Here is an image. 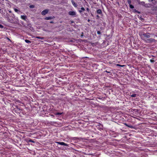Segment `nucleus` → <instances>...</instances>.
<instances>
[{
  "instance_id": "27",
  "label": "nucleus",
  "mask_w": 157,
  "mask_h": 157,
  "mask_svg": "<svg viewBox=\"0 0 157 157\" xmlns=\"http://www.w3.org/2000/svg\"><path fill=\"white\" fill-rule=\"evenodd\" d=\"M86 10L88 12H89L90 10L88 8H86Z\"/></svg>"
},
{
  "instance_id": "18",
  "label": "nucleus",
  "mask_w": 157,
  "mask_h": 157,
  "mask_svg": "<svg viewBox=\"0 0 157 157\" xmlns=\"http://www.w3.org/2000/svg\"><path fill=\"white\" fill-rule=\"evenodd\" d=\"M125 124V125H126V126H127L128 127L131 128H132V126L131 125H128L127 124H126V123Z\"/></svg>"
},
{
  "instance_id": "37",
  "label": "nucleus",
  "mask_w": 157,
  "mask_h": 157,
  "mask_svg": "<svg viewBox=\"0 0 157 157\" xmlns=\"http://www.w3.org/2000/svg\"><path fill=\"white\" fill-rule=\"evenodd\" d=\"M1 10V9H0V11Z\"/></svg>"
},
{
  "instance_id": "11",
  "label": "nucleus",
  "mask_w": 157,
  "mask_h": 157,
  "mask_svg": "<svg viewBox=\"0 0 157 157\" xmlns=\"http://www.w3.org/2000/svg\"><path fill=\"white\" fill-rule=\"evenodd\" d=\"M72 3L73 5L75 7H76L77 6V4L75 3V2L73 1H72Z\"/></svg>"
},
{
  "instance_id": "1",
  "label": "nucleus",
  "mask_w": 157,
  "mask_h": 157,
  "mask_svg": "<svg viewBox=\"0 0 157 157\" xmlns=\"http://www.w3.org/2000/svg\"><path fill=\"white\" fill-rule=\"evenodd\" d=\"M141 39L145 42L147 39V38H149L150 37L149 33H144L141 35Z\"/></svg>"
},
{
  "instance_id": "2",
  "label": "nucleus",
  "mask_w": 157,
  "mask_h": 157,
  "mask_svg": "<svg viewBox=\"0 0 157 157\" xmlns=\"http://www.w3.org/2000/svg\"><path fill=\"white\" fill-rule=\"evenodd\" d=\"M69 15L72 16L73 17H76V13L75 11H70L68 12Z\"/></svg>"
},
{
  "instance_id": "30",
  "label": "nucleus",
  "mask_w": 157,
  "mask_h": 157,
  "mask_svg": "<svg viewBox=\"0 0 157 157\" xmlns=\"http://www.w3.org/2000/svg\"><path fill=\"white\" fill-rule=\"evenodd\" d=\"M148 4H145L144 6H145V7H147V5Z\"/></svg>"
},
{
  "instance_id": "10",
  "label": "nucleus",
  "mask_w": 157,
  "mask_h": 157,
  "mask_svg": "<svg viewBox=\"0 0 157 157\" xmlns=\"http://www.w3.org/2000/svg\"><path fill=\"white\" fill-rule=\"evenodd\" d=\"M14 10L15 12L17 13H18L19 14L20 13V11L18 10L16 8H14Z\"/></svg>"
},
{
  "instance_id": "34",
  "label": "nucleus",
  "mask_w": 157,
  "mask_h": 157,
  "mask_svg": "<svg viewBox=\"0 0 157 157\" xmlns=\"http://www.w3.org/2000/svg\"><path fill=\"white\" fill-rule=\"evenodd\" d=\"M9 12L10 13H11V11H10V10L9 11Z\"/></svg>"
},
{
  "instance_id": "15",
  "label": "nucleus",
  "mask_w": 157,
  "mask_h": 157,
  "mask_svg": "<svg viewBox=\"0 0 157 157\" xmlns=\"http://www.w3.org/2000/svg\"><path fill=\"white\" fill-rule=\"evenodd\" d=\"M62 113H57L55 114L56 115H61L62 114Z\"/></svg>"
},
{
  "instance_id": "28",
  "label": "nucleus",
  "mask_w": 157,
  "mask_h": 157,
  "mask_svg": "<svg viewBox=\"0 0 157 157\" xmlns=\"http://www.w3.org/2000/svg\"><path fill=\"white\" fill-rule=\"evenodd\" d=\"M153 0H148V1L149 2H152Z\"/></svg>"
},
{
  "instance_id": "13",
  "label": "nucleus",
  "mask_w": 157,
  "mask_h": 157,
  "mask_svg": "<svg viewBox=\"0 0 157 157\" xmlns=\"http://www.w3.org/2000/svg\"><path fill=\"white\" fill-rule=\"evenodd\" d=\"M25 42H26V43H31V42L29 40H25Z\"/></svg>"
},
{
  "instance_id": "20",
  "label": "nucleus",
  "mask_w": 157,
  "mask_h": 157,
  "mask_svg": "<svg viewBox=\"0 0 157 157\" xmlns=\"http://www.w3.org/2000/svg\"><path fill=\"white\" fill-rule=\"evenodd\" d=\"M28 142H32L33 143H34L35 142L34 141H33L32 140H31V139L29 140L28 141Z\"/></svg>"
},
{
  "instance_id": "22",
  "label": "nucleus",
  "mask_w": 157,
  "mask_h": 157,
  "mask_svg": "<svg viewBox=\"0 0 157 157\" xmlns=\"http://www.w3.org/2000/svg\"><path fill=\"white\" fill-rule=\"evenodd\" d=\"M141 3L144 6L145 5V2H142Z\"/></svg>"
},
{
  "instance_id": "3",
  "label": "nucleus",
  "mask_w": 157,
  "mask_h": 157,
  "mask_svg": "<svg viewBox=\"0 0 157 157\" xmlns=\"http://www.w3.org/2000/svg\"><path fill=\"white\" fill-rule=\"evenodd\" d=\"M156 40L152 38H150L148 39H147V40L145 42L147 43H150L151 42H155Z\"/></svg>"
},
{
  "instance_id": "6",
  "label": "nucleus",
  "mask_w": 157,
  "mask_h": 157,
  "mask_svg": "<svg viewBox=\"0 0 157 157\" xmlns=\"http://www.w3.org/2000/svg\"><path fill=\"white\" fill-rule=\"evenodd\" d=\"M48 12V10L47 9H46L43 11L41 12V14L42 15H45L46 14H47Z\"/></svg>"
},
{
  "instance_id": "8",
  "label": "nucleus",
  "mask_w": 157,
  "mask_h": 157,
  "mask_svg": "<svg viewBox=\"0 0 157 157\" xmlns=\"http://www.w3.org/2000/svg\"><path fill=\"white\" fill-rule=\"evenodd\" d=\"M54 17H46L44 18V19L46 20H51L52 19H54Z\"/></svg>"
},
{
  "instance_id": "32",
  "label": "nucleus",
  "mask_w": 157,
  "mask_h": 157,
  "mask_svg": "<svg viewBox=\"0 0 157 157\" xmlns=\"http://www.w3.org/2000/svg\"><path fill=\"white\" fill-rule=\"evenodd\" d=\"M50 23H53V21H51V22H50Z\"/></svg>"
},
{
  "instance_id": "36",
  "label": "nucleus",
  "mask_w": 157,
  "mask_h": 157,
  "mask_svg": "<svg viewBox=\"0 0 157 157\" xmlns=\"http://www.w3.org/2000/svg\"><path fill=\"white\" fill-rule=\"evenodd\" d=\"M97 17H99V16H98V15H97Z\"/></svg>"
},
{
  "instance_id": "35",
  "label": "nucleus",
  "mask_w": 157,
  "mask_h": 157,
  "mask_svg": "<svg viewBox=\"0 0 157 157\" xmlns=\"http://www.w3.org/2000/svg\"><path fill=\"white\" fill-rule=\"evenodd\" d=\"M90 21V20L89 19H88V21L89 22Z\"/></svg>"
},
{
  "instance_id": "9",
  "label": "nucleus",
  "mask_w": 157,
  "mask_h": 157,
  "mask_svg": "<svg viewBox=\"0 0 157 157\" xmlns=\"http://www.w3.org/2000/svg\"><path fill=\"white\" fill-rule=\"evenodd\" d=\"M97 12L98 14H101L102 13L100 9L98 10L97 11Z\"/></svg>"
},
{
  "instance_id": "12",
  "label": "nucleus",
  "mask_w": 157,
  "mask_h": 157,
  "mask_svg": "<svg viewBox=\"0 0 157 157\" xmlns=\"http://www.w3.org/2000/svg\"><path fill=\"white\" fill-rule=\"evenodd\" d=\"M36 38L37 39H40L41 40H43L44 39V37H41L39 36H37L36 37Z\"/></svg>"
},
{
  "instance_id": "16",
  "label": "nucleus",
  "mask_w": 157,
  "mask_h": 157,
  "mask_svg": "<svg viewBox=\"0 0 157 157\" xmlns=\"http://www.w3.org/2000/svg\"><path fill=\"white\" fill-rule=\"evenodd\" d=\"M116 65L117 66H119V67H124V65H120L119 64H117Z\"/></svg>"
},
{
  "instance_id": "24",
  "label": "nucleus",
  "mask_w": 157,
  "mask_h": 157,
  "mask_svg": "<svg viewBox=\"0 0 157 157\" xmlns=\"http://www.w3.org/2000/svg\"><path fill=\"white\" fill-rule=\"evenodd\" d=\"M81 10L83 11H84L85 10V9L83 7L81 8Z\"/></svg>"
},
{
  "instance_id": "31",
  "label": "nucleus",
  "mask_w": 157,
  "mask_h": 157,
  "mask_svg": "<svg viewBox=\"0 0 157 157\" xmlns=\"http://www.w3.org/2000/svg\"><path fill=\"white\" fill-rule=\"evenodd\" d=\"M30 7H33V6H30Z\"/></svg>"
},
{
  "instance_id": "21",
  "label": "nucleus",
  "mask_w": 157,
  "mask_h": 157,
  "mask_svg": "<svg viewBox=\"0 0 157 157\" xmlns=\"http://www.w3.org/2000/svg\"><path fill=\"white\" fill-rule=\"evenodd\" d=\"M4 28V26L0 24V28L3 29Z\"/></svg>"
},
{
  "instance_id": "25",
  "label": "nucleus",
  "mask_w": 157,
  "mask_h": 157,
  "mask_svg": "<svg viewBox=\"0 0 157 157\" xmlns=\"http://www.w3.org/2000/svg\"><path fill=\"white\" fill-rule=\"evenodd\" d=\"M97 33L98 34H100L101 33V32L99 31H97Z\"/></svg>"
},
{
  "instance_id": "17",
  "label": "nucleus",
  "mask_w": 157,
  "mask_h": 157,
  "mask_svg": "<svg viewBox=\"0 0 157 157\" xmlns=\"http://www.w3.org/2000/svg\"><path fill=\"white\" fill-rule=\"evenodd\" d=\"M131 9H133L134 8V6L133 5H132L131 4L129 5Z\"/></svg>"
},
{
  "instance_id": "19",
  "label": "nucleus",
  "mask_w": 157,
  "mask_h": 157,
  "mask_svg": "<svg viewBox=\"0 0 157 157\" xmlns=\"http://www.w3.org/2000/svg\"><path fill=\"white\" fill-rule=\"evenodd\" d=\"M127 2L129 5L131 4V0H128Z\"/></svg>"
},
{
  "instance_id": "29",
  "label": "nucleus",
  "mask_w": 157,
  "mask_h": 157,
  "mask_svg": "<svg viewBox=\"0 0 157 157\" xmlns=\"http://www.w3.org/2000/svg\"><path fill=\"white\" fill-rule=\"evenodd\" d=\"M105 72H107V73H110V72H109V71H105Z\"/></svg>"
},
{
  "instance_id": "33",
  "label": "nucleus",
  "mask_w": 157,
  "mask_h": 157,
  "mask_svg": "<svg viewBox=\"0 0 157 157\" xmlns=\"http://www.w3.org/2000/svg\"><path fill=\"white\" fill-rule=\"evenodd\" d=\"M82 12V10H79V12L81 13V12Z\"/></svg>"
},
{
  "instance_id": "26",
  "label": "nucleus",
  "mask_w": 157,
  "mask_h": 157,
  "mask_svg": "<svg viewBox=\"0 0 157 157\" xmlns=\"http://www.w3.org/2000/svg\"><path fill=\"white\" fill-rule=\"evenodd\" d=\"M150 61L151 63H153L154 62V60H152V59H150Z\"/></svg>"
},
{
  "instance_id": "7",
  "label": "nucleus",
  "mask_w": 157,
  "mask_h": 157,
  "mask_svg": "<svg viewBox=\"0 0 157 157\" xmlns=\"http://www.w3.org/2000/svg\"><path fill=\"white\" fill-rule=\"evenodd\" d=\"M21 19L24 20L25 21H26V19H27V17L26 15H21Z\"/></svg>"
},
{
  "instance_id": "4",
  "label": "nucleus",
  "mask_w": 157,
  "mask_h": 157,
  "mask_svg": "<svg viewBox=\"0 0 157 157\" xmlns=\"http://www.w3.org/2000/svg\"><path fill=\"white\" fill-rule=\"evenodd\" d=\"M13 16L14 17V15H13ZM11 17H10V18H8V21L9 22L12 23H13L14 22V17H12L11 18H10Z\"/></svg>"
},
{
  "instance_id": "5",
  "label": "nucleus",
  "mask_w": 157,
  "mask_h": 157,
  "mask_svg": "<svg viewBox=\"0 0 157 157\" xmlns=\"http://www.w3.org/2000/svg\"><path fill=\"white\" fill-rule=\"evenodd\" d=\"M56 143L58 144H59L60 145H64L66 146H68V144L65 143L64 142H56Z\"/></svg>"
},
{
  "instance_id": "14",
  "label": "nucleus",
  "mask_w": 157,
  "mask_h": 157,
  "mask_svg": "<svg viewBox=\"0 0 157 157\" xmlns=\"http://www.w3.org/2000/svg\"><path fill=\"white\" fill-rule=\"evenodd\" d=\"M136 94H132V95H131L130 96L132 97H136Z\"/></svg>"
},
{
  "instance_id": "23",
  "label": "nucleus",
  "mask_w": 157,
  "mask_h": 157,
  "mask_svg": "<svg viewBox=\"0 0 157 157\" xmlns=\"http://www.w3.org/2000/svg\"><path fill=\"white\" fill-rule=\"evenodd\" d=\"M6 39L9 41L10 42H11V40L8 37H6Z\"/></svg>"
}]
</instances>
